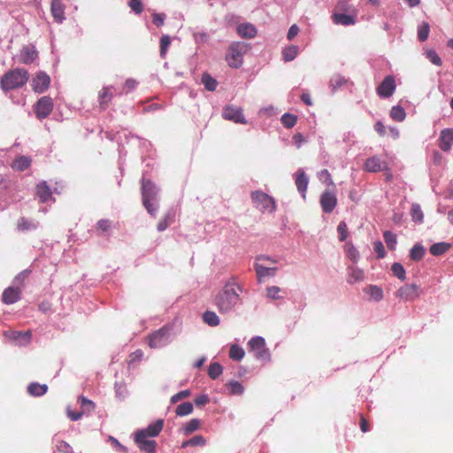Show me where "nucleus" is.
I'll return each instance as SVG.
<instances>
[{"mask_svg": "<svg viewBox=\"0 0 453 453\" xmlns=\"http://www.w3.org/2000/svg\"><path fill=\"white\" fill-rule=\"evenodd\" d=\"M241 287L234 281H228L216 295L214 303L220 313L232 311L240 300Z\"/></svg>", "mask_w": 453, "mask_h": 453, "instance_id": "1", "label": "nucleus"}, {"mask_svg": "<svg viewBox=\"0 0 453 453\" xmlns=\"http://www.w3.org/2000/svg\"><path fill=\"white\" fill-rule=\"evenodd\" d=\"M29 78L28 72L22 68H16L5 73L1 78V88L4 91L19 88L24 86Z\"/></svg>", "mask_w": 453, "mask_h": 453, "instance_id": "2", "label": "nucleus"}, {"mask_svg": "<svg viewBox=\"0 0 453 453\" xmlns=\"http://www.w3.org/2000/svg\"><path fill=\"white\" fill-rule=\"evenodd\" d=\"M249 44L243 42H232L226 54V60L232 68H239L242 65L243 56L249 51Z\"/></svg>", "mask_w": 453, "mask_h": 453, "instance_id": "3", "label": "nucleus"}, {"mask_svg": "<svg viewBox=\"0 0 453 453\" xmlns=\"http://www.w3.org/2000/svg\"><path fill=\"white\" fill-rule=\"evenodd\" d=\"M157 191L155 184L150 180H142V203L147 211L153 217L156 216L157 206L152 201L156 199Z\"/></svg>", "mask_w": 453, "mask_h": 453, "instance_id": "4", "label": "nucleus"}, {"mask_svg": "<svg viewBox=\"0 0 453 453\" xmlns=\"http://www.w3.org/2000/svg\"><path fill=\"white\" fill-rule=\"evenodd\" d=\"M249 351L251 352L255 358L263 362L271 360V353L266 347L265 340L261 336H255L248 342Z\"/></svg>", "mask_w": 453, "mask_h": 453, "instance_id": "5", "label": "nucleus"}, {"mask_svg": "<svg viewBox=\"0 0 453 453\" xmlns=\"http://www.w3.org/2000/svg\"><path fill=\"white\" fill-rule=\"evenodd\" d=\"M250 197L255 206L263 212H273L276 209L274 199L265 192L253 191L250 194Z\"/></svg>", "mask_w": 453, "mask_h": 453, "instance_id": "6", "label": "nucleus"}, {"mask_svg": "<svg viewBox=\"0 0 453 453\" xmlns=\"http://www.w3.org/2000/svg\"><path fill=\"white\" fill-rule=\"evenodd\" d=\"M170 327L164 326L148 336V344L150 348L156 349L166 345L169 342Z\"/></svg>", "mask_w": 453, "mask_h": 453, "instance_id": "7", "label": "nucleus"}, {"mask_svg": "<svg viewBox=\"0 0 453 453\" xmlns=\"http://www.w3.org/2000/svg\"><path fill=\"white\" fill-rule=\"evenodd\" d=\"M134 441L139 449L145 453H155L157 442L154 439L148 437L142 432L135 431Z\"/></svg>", "mask_w": 453, "mask_h": 453, "instance_id": "8", "label": "nucleus"}, {"mask_svg": "<svg viewBox=\"0 0 453 453\" xmlns=\"http://www.w3.org/2000/svg\"><path fill=\"white\" fill-rule=\"evenodd\" d=\"M34 111L37 119H46L53 111L52 98L50 96L41 97L34 105Z\"/></svg>", "mask_w": 453, "mask_h": 453, "instance_id": "9", "label": "nucleus"}, {"mask_svg": "<svg viewBox=\"0 0 453 453\" xmlns=\"http://www.w3.org/2000/svg\"><path fill=\"white\" fill-rule=\"evenodd\" d=\"M420 295L421 289L417 284L403 285L396 292V296L404 301H413L418 298Z\"/></svg>", "mask_w": 453, "mask_h": 453, "instance_id": "10", "label": "nucleus"}, {"mask_svg": "<svg viewBox=\"0 0 453 453\" xmlns=\"http://www.w3.org/2000/svg\"><path fill=\"white\" fill-rule=\"evenodd\" d=\"M222 117L224 119L230 120L234 123H247V120L242 113V108L234 105H226V107H224L222 111Z\"/></svg>", "mask_w": 453, "mask_h": 453, "instance_id": "11", "label": "nucleus"}, {"mask_svg": "<svg viewBox=\"0 0 453 453\" xmlns=\"http://www.w3.org/2000/svg\"><path fill=\"white\" fill-rule=\"evenodd\" d=\"M320 206L325 213H331L337 205V197L334 191L326 189L320 196Z\"/></svg>", "mask_w": 453, "mask_h": 453, "instance_id": "12", "label": "nucleus"}, {"mask_svg": "<svg viewBox=\"0 0 453 453\" xmlns=\"http://www.w3.org/2000/svg\"><path fill=\"white\" fill-rule=\"evenodd\" d=\"M395 90V78L391 75L386 76L382 82L376 88L379 96L388 98L391 96Z\"/></svg>", "mask_w": 453, "mask_h": 453, "instance_id": "13", "label": "nucleus"}, {"mask_svg": "<svg viewBox=\"0 0 453 453\" xmlns=\"http://www.w3.org/2000/svg\"><path fill=\"white\" fill-rule=\"evenodd\" d=\"M364 169L369 173H378L388 170V163L382 161L378 156L367 158L364 164Z\"/></svg>", "mask_w": 453, "mask_h": 453, "instance_id": "14", "label": "nucleus"}, {"mask_svg": "<svg viewBox=\"0 0 453 453\" xmlns=\"http://www.w3.org/2000/svg\"><path fill=\"white\" fill-rule=\"evenodd\" d=\"M50 83V76L43 72H39L32 81V88L35 92L42 93L49 88Z\"/></svg>", "mask_w": 453, "mask_h": 453, "instance_id": "15", "label": "nucleus"}, {"mask_svg": "<svg viewBox=\"0 0 453 453\" xmlns=\"http://www.w3.org/2000/svg\"><path fill=\"white\" fill-rule=\"evenodd\" d=\"M21 289L19 288L9 287L2 295V301L5 304H12L20 299Z\"/></svg>", "mask_w": 453, "mask_h": 453, "instance_id": "16", "label": "nucleus"}, {"mask_svg": "<svg viewBox=\"0 0 453 453\" xmlns=\"http://www.w3.org/2000/svg\"><path fill=\"white\" fill-rule=\"evenodd\" d=\"M114 96L112 87H104L98 95V103L101 109L105 110L109 107Z\"/></svg>", "mask_w": 453, "mask_h": 453, "instance_id": "17", "label": "nucleus"}, {"mask_svg": "<svg viewBox=\"0 0 453 453\" xmlns=\"http://www.w3.org/2000/svg\"><path fill=\"white\" fill-rule=\"evenodd\" d=\"M453 144V129L446 128L441 132L439 147L443 151H449Z\"/></svg>", "mask_w": 453, "mask_h": 453, "instance_id": "18", "label": "nucleus"}, {"mask_svg": "<svg viewBox=\"0 0 453 453\" xmlns=\"http://www.w3.org/2000/svg\"><path fill=\"white\" fill-rule=\"evenodd\" d=\"M38 57L34 46H25L20 51L19 62L25 65L32 64Z\"/></svg>", "mask_w": 453, "mask_h": 453, "instance_id": "19", "label": "nucleus"}, {"mask_svg": "<svg viewBox=\"0 0 453 453\" xmlns=\"http://www.w3.org/2000/svg\"><path fill=\"white\" fill-rule=\"evenodd\" d=\"M164 427V420L163 419H157L154 423L150 424L146 428L144 429H139V432L144 433V434L150 438L157 437Z\"/></svg>", "mask_w": 453, "mask_h": 453, "instance_id": "20", "label": "nucleus"}, {"mask_svg": "<svg viewBox=\"0 0 453 453\" xmlns=\"http://www.w3.org/2000/svg\"><path fill=\"white\" fill-rule=\"evenodd\" d=\"M236 31L241 37L246 39H252L256 37L257 34V28L251 23L240 24L237 27Z\"/></svg>", "mask_w": 453, "mask_h": 453, "instance_id": "21", "label": "nucleus"}, {"mask_svg": "<svg viewBox=\"0 0 453 453\" xmlns=\"http://www.w3.org/2000/svg\"><path fill=\"white\" fill-rule=\"evenodd\" d=\"M50 10L56 22L61 23L65 19V8L60 0H52Z\"/></svg>", "mask_w": 453, "mask_h": 453, "instance_id": "22", "label": "nucleus"}, {"mask_svg": "<svg viewBox=\"0 0 453 453\" xmlns=\"http://www.w3.org/2000/svg\"><path fill=\"white\" fill-rule=\"evenodd\" d=\"M308 178L303 170H299L296 178V185L298 191L302 194L303 198L306 196V191L308 188Z\"/></svg>", "mask_w": 453, "mask_h": 453, "instance_id": "23", "label": "nucleus"}, {"mask_svg": "<svg viewBox=\"0 0 453 453\" xmlns=\"http://www.w3.org/2000/svg\"><path fill=\"white\" fill-rule=\"evenodd\" d=\"M332 20L335 25L350 26L356 23V18L344 13H334Z\"/></svg>", "mask_w": 453, "mask_h": 453, "instance_id": "24", "label": "nucleus"}, {"mask_svg": "<svg viewBox=\"0 0 453 453\" xmlns=\"http://www.w3.org/2000/svg\"><path fill=\"white\" fill-rule=\"evenodd\" d=\"M51 190L46 181H42L36 185V196L42 203L47 202L51 197Z\"/></svg>", "mask_w": 453, "mask_h": 453, "instance_id": "25", "label": "nucleus"}, {"mask_svg": "<svg viewBox=\"0 0 453 453\" xmlns=\"http://www.w3.org/2000/svg\"><path fill=\"white\" fill-rule=\"evenodd\" d=\"M48 386L38 382H32L27 387V392L32 396H42L46 394Z\"/></svg>", "mask_w": 453, "mask_h": 453, "instance_id": "26", "label": "nucleus"}, {"mask_svg": "<svg viewBox=\"0 0 453 453\" xmlns=\"http://www.w3.org/2000/svg\"><path fill=\"white\" fill-rule=\"evenodd\" d=\"M255 270L258 280H261L265 277L273 276L277 269L275 267H267L257 263L255 265Z\"/></svg>", "mask_w": 453, "mask_h": 453, "instance_id": "27", "label": "nucleus"}, {"mask_svg": "<svg viewBox=\"0 0 453 453\" xmlns=\"http://www.w3.org/2000/svg\"><path fill=\"white\" fill-rule=\"evenodd\" d=\"M31 165V158L26 156L17 157L12 164V167L17 171H25Z\"/></svg>", "mask_w": 453, "mask_h": 453, "instance_id": "28", "label": "nucleus"}, {"mask_svg": "<svg viewBox=\"0 0 453 453\" xmlns=\"http://www.w3.org/2000/svg\"><path fill=\"white\" fill-rule=\"evenodd\" d=\"M451 248V244L449 242H436L431 245L429 251L433 256H441L446 253Z\"/></svg>", "mask_w": 453, "mask_h": 453, "instance_id": "29", "label": "nucleus"}, {"mask_svg": "<svg viewBox=\"0 0 453 453\" xmlns=\"http://www.w3.org/2000/svg\"><path fill=\"white\" fill-rule=\"evenodd\" d=\"M364 280V272L363 270L355 267V266H349V277H348V282L349 284H354L359 281H362Z\"/></svg>", "mask_w": 453, "mask_h": 453, "instance_id": "30", "label": "nucleus"}, {"mask_svg": "<svg viewBox=\"0 0 453 453\" xmlns=\"http://www.w3.org/2000/svg\"><path fill=\"white\" fill-rule=\"evenodd\" d=\"M175 214L173 211L166 212L157 225V229L159 232L165 231L173 221Z\"/></svg>", "mask_w": 453, "mask_h": 453, "instance_id": "31", "label": "nucleus"}, {"mask_svg": "<svg viewBox=\"0 0 453 453\" xmlns=\"http://www.w3.org/2000/svg\"><path fill=\"white\" fill-rule=\"evenodd\" d=\"M78 402L81 404V412H83V414H89L94 411L96 408L95 403L83 395L79 396Z\"/></svg>", "mask_w": 453, "mask_h": 453, "instance_id": "32", "label": "nucleus"}, {"mask_svg": "<svg viewBox=\"0 0 453 453\" xmlns=\"http://www.w3.org/2000/svg\"><path fill=\"white\" fill-rule=\"evenodd\" d=\"M203 319L204 323L211 326H217L219 325V316L214 312L211 311H206L203 315Z\"/></svg>", "mask_w": 453, "mask_h": 453, "instance_id": "33", "label": "nucleus"}, {"mask_svg": "<svg viewBox=\"0 0 453 453\" xmlns=\"http://www.w3.org/2000/svg\"><path fill=\"white\" fill-rule=\"evenodd\" d=\"M348 83V80L340 75V74H334L330 79V87L332 88L333 91H335L336 89L342 88V86L346 85Z\"/></svg>", "mask_w": 453, "mask_h": 453, "instance_id": "34", "label": "nucleus"}, {"mask_svg": "<svg viewBox=\"0 0 453 453\" xmlns=\"http://www.w3.org/2000/svg\"><path fill=\"white\" fill-rule=\"evenodd\" d=\"M425 255V248L419 244H415L410 252V257L413 261H420Z\"/></svg>", "mask_w": 453, "mask_h": 453, "instance_id": "35", "label": "nucleus"}, {"mask_svg": "<svg viewBox=\"0 0 453 453\" xmlns=\"http://www.w3.org/2000/svg\"><path fill=\"white\" fill-rule=\"evenodd\" d=\"M299 49L296 45H290L282 51L283 59L286 62L292 61L298 54Z\"/></svg>", "mask_w": 453, "mask_h": 453, "instance_id": "36", "label": "nucleus"}, {"mask_svg": "<svg viewBox=\"0 0 453 453\" xmlns=\"http://www.w3.org/2000/svg\"><path fill=\"white\" fill-rule=\"evenodd\" d=\"M201 426V421L197 418H192L183 427V433L185 435H188L193 432L198 430Z\"/></svg>", "mask_w": 453, "mask_h": 453, "instance_id": "37", "label": "nucleus"}, {"mask_svg": "<svg viewBox=\"0 0 453 453\" xmlns=\"http://www.w3.org/2000/svg\"><path fill=\"white\" fill-rule=\"evenodd\" d=\"M202 83L209 91H214L217 88L218 81L208 73H203L202 76Z\"/></svg>", "mask_w": 453, "mask_h": 453, "instance_id": "38", "label": "nucleus"}, {"mask_svg": "<svg viewBox=\"0 0 453 453\" xmlns=\"http://www.w3.org/2000/svg\"><path fill=\"white\" fill-rule=\"evenodd\" d=\"M244 350L240 346L234 344L231 346L229 350V357L235 361H240L244 357Z\"/></svg>", "mask_w": 453, "mask_h": 453, "instance_id": "39", "label": "nucleus"}, {"mask_svg": "<svg viewBox=\"0 0 453 453\" xmlns=\"http://www.w3.org/2000/svg\"><path fill=\"white\" fill-rule=\"evenodd\" d=\"M193 404L189 402H185L177 406L175 413L177 416H186L193 411Z\"/></svg>", "mask_w": 453, "mask_h": 453, "instance_id": "40", "label": "nucleus"}, {"mask_svg": "<svg viewBox=\"0 0 453 453\" xmlns=\"http://www.w3.org/2000/svg\"><path fill=\"white\" fill-rule=\"evenodd\" d=\"M430 33V26L427 22H423L418 27V38L420 42L427 40Z\"/></svg>", "mask_w": 453, "mask_h": 453, "instance_id": "41", "label": "nucleus"}, {"mask_svg": "<svg viewBox=\"0 0 453 453\" xmlns=\"http://www.w3.org/2000/svg\"><path fill=\"white\" fill-rule=\"evenodd\" d=\"M223 372V367L219 363H211L208 369V375L211 379L216 380Z\"/></svg>", "mask_w": 453, "mask_h": 453, "instance_id": "42", "label": "nucleus"}, {"mask_svg": "<svg viewBox=\"0 0 453 453\" xmlns=\"http://www.w3.org/2000/svg\"><path fill=\"white\" fill-rule=\"evenodd\" d=\"M390 117L395 121H403L406 117V113L403 107L397 105L392 107L390 111Z\"/></svg>", "mask_w": 453, "mask_h": 453, "instance_id": "43", "label": "nucleus"}, {"mask_svg": "<svg viewBox=\"0 0 453 453\" xmlns=\"http://www.w3.org/2000/svg\"><path fill=\"white\" fill-rule=\"evenodd\" d=\"M226 387L231 395H242L244 391L243 386L236 380H232L226 384Z\"/></svg>", "mask_w": 453, "mask_h": 453, "instance_id": "44", "label": "nucleus"}, {"mask_svg": "<svg viewBox=\"0 0 453 453\" xmlns=\"http://www.w3.org/2000/svg\"><path fill=\"white\" fill-rule=\"evenodd\" d=\"M411 215L415 222L421 223L423 221L424 215L419 204H412L411 209Z\"/></svg>", "mask_w": 453, "mask_h": 453, "instance_id": "45", "label": "nucleus"}, {"mask_svg": "<svg viewBox=\"0 0 453 453\" xmlns=\"http://www.w3.org/2000/svg\"><path fill=\"white\" fill-rule=\"evenodd\" d=\"M297 121V117L290 113H285L281 117V123L287 128L293 127Z\"/></svg>", "mask_w": 453, "mask_h": 453, "instance_id": "46", "label": "nucleus"}, {"mask_svg": "<svg viewBox=\"0 0 453 453\" xmlns=\"http://www.w3.org/2000/svg\"><path fill=\"white\" fill-rule=\"evenodd\" d=\"M384 241L389 250H395L396 244V236L391 231H385L383 234Z\"/></svg>", "mask_w": 453, "mask_h": 453, "instance_id": "47", "label": "nucleus"}, {"mask_svg": "<svg viewBox=\"0 0 453 453\" xmlns=\"http://www.w3.org/2000/svg\"><path fill=\"white\" fill-rule=\"evenodd\" d=\"M37 225L26 218H20L18 222V229L20 231L35 229Z\"/></svg>", "mask_w": 453, "mask_h": 453, "instance_id": "48", "label": "nucleus"}, {"mask_svg": "<svg viewBox=\"0 0 453 453\" xmlns=\"http://www.w3.org/2000/svg\"><path fill=\"white\" fill-rule=\"evenodd\" d=\"M319 179L328 187H335L331 174L326 169H324L319 173Z\"/></svg>", "mask_w": 453, "mask_h": 453, "instance_id": "49", "label": "nucleus"}, {"mask_svg": "<svg viewBox=\"0 0 453 453\" xmlns=\"http://www.w3.org/2000/svg\"><path fill=\"white\" fill-rule=\"evenodd\" d=\"M391 270L393 272V274L401 280H404L405 276V270L403 266L400 263H394L391 266Z\"/></svg>", "mask_w": 453, "mask_h": 453, "instance_id": "50", "label": "nucleus"}, {"mask_svg": "<svg viewBox=\"0 0 453 453\" xmlns=\"http://www.w3.org/2000/svg\"><path fill=\"white\" fill-rule=\"evenodd\" d=\"M171 44V38L167 35H162L160 38V56L161 58H165L168 48Z\"/></svg>", "mask_w": 453, "mask_h": 453, "instance_id": "51", "label": "nucleus"}, {"mask_svg": "<svg viewBox=\"0 0 453 453\" xmlns=\"http://www.w3.org/2000/svg\"><path fill=\"white\" fill-rule=\"evenodd\" d=\"M347 257L353 262H357L359 257L358 250L354 247L352 243H347L345 246Z\"/></svg>", "mask_w": 453, "mask_h": 453, "instance_id": "52", "label": "nucleus"}, {"mask_svg": "<svg viewBox=\"0 0 453 453\" xmlns=\"http://www.w3.org/2000/svg\"><path fill=\"white\" fill-rule=\"evenodd\" d=\"M426 58L435 65L437 66H441V64H442V61L441 59V58L438 56V54L433 50H429L426 51Z\"/></svg>", "mask_w": 453, "mask_h": 453, "instance_id": "53", "label": "nucleus"}, {"mask_svg": "<svg viewBox=\"0 0 453 453\" xmlns=\"http://www.w3.org/2000/svg\"><path fill=\"white\" fill-rule=\"evenodd\" d=\"M370 296L376 301H380L383 298V291L380 288L372 285L369 288Z\"/></svg>", "mask_w": 453, "mask_h": 453, "instance_id": "54", "label": "nucleus"}, {"mask_svg": "<svg viewBox=\"0 0 453 453\" xmlns=\"http://www.w3.org/2000/svg\"><path fill=\"white\" fill-rule=\"evenodd\" d=\"M337 231L340 234V241L344 242L348 237V226L344 221H341L337 226Z\"/></svg>", "mask_w": 453, "mask_h": 453, "instance_id": "55", "label": "nucleus"}, {"mask_svg": "<svg viewBox=\"0 0 453 453\" xmlns=\"http://www.w3.org/2000/svg\"><path fill=\"white\" fill-rule=\"evenodd\" d=\"M56 449L59 453H73L72 447L64 441H58L56 444Z\"/></svg>", "mask_w": 453, "mask_h": 453, "instance_id": "56", "label": "nucleus"}, {"mask_svg": "<svg viewBox=\"0 0 453 453\" xmlns=\"http://www.w3.org/2000/svg\"><path fill=\"white\" fill-rule=\"evenodd\" d=\"M266 292H267V296L271 299L276 300V299L280 298L279 294L281 292V289H280V288H279L277 286H272V287L267 288Z\"/></svg>", "mask_w": 453, "mask_h": 453, "instance_id": "57", "label": "nucleus"}, {"mask_svg": "<svg viewBox=\"0 0 453 453\" xmlns=\"http://www.w3.org/2000/svg\"><path fill=\"white\" fill-rule=\"evenodd\" d=\"M96 227L101 233H105L111 229V221L109 219H100L96 224Z\"/></svg>", "mask_w": 453, "mask_h": 453, "instance_id": "58", "label": "nucleus"}, {"mask_svg": "<svg viewBox=\"0 0 453 453\" xmlns=\"http://www.w3.org/2000/svg\"><path fill=\"white\" fill-rule=\"evenodd\" d=\"M142 357H143V351L142 349H136L135 351L132 352L129 355L128 365H131L132 364H134L135 362L141 361Z\"/></svg>", "mask_w": 453, "mask_h": 453, "instance_id": "59", "label": "nucleus"}, {"mask_svg": "<svg viewBox=\"0 0 453 453\" xmlns=\"http://www.w3.org/2000/svg\"><path fill=\"white\" fill-rule=\"evenodd\" d=\"M190 394L191 393L188 389L180 391L179 393L175 394L171 397V403H176L180 400L188 397Z\"/></svg>", "mask_w": 453, "mask_h": 453, "instance_id": "60", "label": "nucleus"}, {"mask_svg": "<svg viewBox=\"0 0 453 453\" xmlns=\"http://www.w3.org/2000/svg\"><path fill=\"white\" fill-rule=\"evenodd\" d=\"M109 441L111 445L120 453H127V449L123 446L116 438L110 436Z\"/></svg>", "mask_w": 453, "mask_h": 453, "instance_id": "61", "label": "nucleus"}, {"mask_svg": "<svg viewBox=\"0 0 453 453\" xmlns=\"http://www.w3.org/2000/svg\"><path fill=\"white\" fill-rule=\"evenodd\" d=\"M129 6L137 14H140L143 10L141 0H130Z\"/></svg>", "mask_w": 453, "mask_h": 453, "instance_id": "62", "label": "nucleus"}, {"mask_svg": "<svg viewBox=\"0 0 453 453\" xmlns=\"http://www.w3.org/2000/svg\"><path fill=\"white\" fill-rule=\"evenodd\" d=\"M138 82L134 79H127L123 86V92L129 93L131 92L136 86Z\"/></svg>", "mask_w": 453, "mask_h": 453, "instance_id": "63", "label": "nucleus"}, {"mask_svg": "<svg viewBox=\"0 0 453 453\" xmlns=\"http://www.w3.org/2000/svg\"><path fill=\"white\" fill-rule=\"evenodd\" d=\"M165 15L163 13H154L152 15V22L157 27L164 25Z\"/></svg>", "mask_w": 453, "mask_h": 453, "instance_id": "64", "label": "nucleus"}]
</instances>
